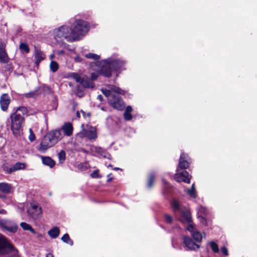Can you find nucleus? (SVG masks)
<instances>
[{
	"label": "nucleus",
	"mask_w": 257,
	"mask_h": 257,
	"mask_svg": "<svg viewBox=\"0 0 257 257\" xmlns=\"http://www.w3.org/2000/svg\"><path fill=\"white\" fill-rule=\"evenodd\" d=\"M50 68L53 72H55L58 70V64L56 62L52 61L50 64Z\"/></svg>",
	"instance_id": "31"
},
{
	"label": "nucleus",
	"mask_w": 257,
	"mask_h": 257,
	"mask_svg": "<svg viewBox=\"0 0 257 257\" xmlns=\"http://www.w3.org/2000/svg\"><path fill=\"white\" fill-rule=\"evenodd\" d=\"M72 33H76L77 41L84 37L89 30V25L87 22L82 20H76L73 23Z\"/></svg>",
	"instance_id": "7"
},
{
	"label": "nucleus",
	"mask_w": 257,
	"mask_h": 257,
	"mask_svg": "<svg viewBox=\"0 0 257 257\" xmlns=\"http://www.w3.org/2000/svg\"><path fill=\"white\" fill-rule=\"evenodd\" d=\"M165 218L166 222L171 223L172 222V218L168 214H165Z\"/></svg>",
	"instance_id": "39"
},
{
	"label": "nucleus",
	"mask_w": 257,
	"mask_h": 257,
	"mask_svg": "<svg viewBox=\"0 0 257 257\" xmlns=\"http://www.w3.org/2000/svg\"><path fill=\"white\" fill-rule=\"evenodd\" d=\"M155 176L153 174H150L149 178V181L148 186L149 188H151L153 186V182L154 181Z\"/></svg>",
	"instance_id": "35"
},
{
	"label": "nucleus",
	"mask_w": 257,
	"mask_h": 257,
	"mask_svg": "<svg viewBox=\"0 0 257 257\" xmlns=\"http://www.w3.org/2000/svg\"><path fill=\"white\" fill-rule=\"evenodd\" d=\"M75 59V61L77 62L81 61V58L79 57H76Z\"/></svg>",
	"instance_id": "49"
},
{
	"label": "nucleus",
	"mask_w": 257,
	"mask_h": 257,
	"mask_svg": "<svg viewBox=\"0 0 257 257\" xmlns=\"http://www.w3.org/2000/svg\"><path fill=\"white\" fill-rule=\"evenodd\" d=\"M91 176L92 177V178H98L99 177V176H98V171H94L93 173H92L91 174Z\"/></svg>",
	"instance_id": "40"
},
{
	"label": "nucleus",
	"mask_w": 257,
	"mask_h": 257,
	"mask_svg": "<svg viewBox=\"0 0 257 257\" xmlns=\"http://www.w3.org/2000/svg\"><path fill=\"white\" fill-rule=\"evenodd\" d=\"M61 130L63 131L65 135L69 137L72 135L73 128L70 122H67L62 126Z\"/></svg>",
	"instance_id": "18"
},
{
	"label": "nucleus",
	"mask_w": 257,
	"mask_h": 257,
	"mask_svg": "<svg viewBox=\"0 0 257 257\" xmlns=\"http://www.w3.org/2000/svg\"><path fill=\"white\" fill-rule=\"evenodd\" d=\"M124 64V61L118 59L106 60L100 69V74L103 76L109 77L111 76L112 69L114 71H118L123 67Z\"/></svg>",
	"instance_id": "6"
},
{
	"label": "nucleus",
	"mask_w": 257,
	"mask_h": 257,
	"mask_svg": "<svg viewBox=\"0 0 257 257\" xmlns=\"http://www.w3.org/2000/svg\"><path fill=\"white\" fill-rule=\"evenodd\" d=\"M200 221L203 224H206V221L204 217H200Z\"/></svg>",
	"instance_id": "47"
},
{
	"label": "nucleus",
	"mask_w": 257,
	"mask_h": 257,
	"mask_svg": "<svg viewBox=\"0 0 257 257\" xmlns=\"http://www.w3.org/2000/svg\"><path fill=\"white\" fill-rule=\"evenodd\" d=\"M123 115H124V117L125 119L126 120H130L132 118V115L130 112H127L125 111L124 112Z\"/></svg>",
	"instance_id": "38"
},
{
	"label": "nucleus",
	"mask_w": 257,
	"mask_h": 257,
	"mask_svg": "<svg viewBox=\"0 0 257 257\" xmlns=\"http://www.w3.org/2000/svg\"><path fill=\"white\" fill-rule=\"evenodd\" d=\"M191 178V175L186 171L176 173L174 176V179L176 181L178 182H184L188 184L190 183Z\"/></svg>",
	"instance_id": "12"
},
{
	"label": "nucleus",
	"mask_w": 257,
	"mask_h": 257,
	"mask_svg": "<svg viewBox=\"0 0 257 257\" xmlns=\"http://www.w3.org/2000/svg\"><path fill=\"white\" fill-rule=\"evenodd\" d=\"M34 95H35L34 93L32 92V93H27L26 94V97H33L34 96Z\"/></svg>",
	"instance_id": "46"
},
{
	"label": "nucleus",
	"mask_w": 257,
	"mask_h": 257,
	"mask_svg": "<svg viewBox=\"0 0 257 257\" xmlns=\"http://www.w3.org/2000/svg\"><path fill=\"white\" fill-rule=\"evenodd\" d=\"M61 240L70 245L73 244V241L70 238L69 235L67 233L65 234L62 237Z\"/></svg>",
	"instance_id": "28"
},
{
	"label": "nucleus",
	"mask_w": 257,
	"mask_h": 257,
	"mask_svg": "<svg viewBox=\"0 0 257 257\" xmlns=\"http://www.w3.org/2000/svg\"><path fill=\"white\" fill-rule=\"evenodd\" d=\"M108 167H112V166H111V165H109L108 166Z\"/></svg>",
	"instance_id": "59"
},
{
	"label": "nucleus",
	"mask_w": 257,
	"mask_h": 257,
	"mask_svg": "<svg viewBox=\"0 0 257 257\" xmlns=\"http://www.w3.org/2000/svg\"><path fill=\"white\" fill-rule=\"evenodd\" d=\"M27 212L34 219H37L41 217L42 214L41 207L36 203H31Z\"/></svg>",
	"instance_id": "10"
},
{
	"label": "nucleus",
	"mask_w": 257,
	"mask_h": 257,
	"mask_svg": "<svg viewBox=\"0 0 257 257\" xmlns=\"http://www.w3.org/2000/svg\"><path fill=\"white\" fill-rule=\"evenodd\" d=\"M98 77V75L95 73H92L91 74V79L92 80H96Z\"/></svg>",
	"instance_id": "42"
},
{
	"label": "nucleus",
	"mask_w": 257,
	"mask_h": 257,
	"mask_svg": "<svg viewBox=\"0 0 257 257\" xmlns=\"http://www.w3.org/2000/svg\"><path fill=\"white\" fill-rule=\"evenodd\" d=\"M171 206L174 212L177 215L178 212L180 213L179 220L183 223H187V229L190 232L194 230V226L192 223V218L190 212L187 209H183L179 203L176 200H173L171 202Z\"/></svg>",
	"instance_id": "5"
},
{
	"label": "nucleus",
	"mask_w": 257,
	"mask_h": 257,
	"mask_svg": "<svg viewBox=\"0 0 257 257\" xmlns=\"http://www.w3.org/2000/svg\"><path fill=\"white\" fill-rule=\"evenodd\" d=\"M25 167V164L21 162L16 163L12 166L13 172L20 170H23Z\"/></svg>",
	"instance_id": "25"
},
{
	"label": "nucleus",
	"mask_w": 257,
	"mask_h": 257,
	"mask_svg": "<svg viewBox=\"0 0 257 257\" xmlns=\"http://www.w3.org/2000/svg\"><path fill=\"white\" fill-rule=\"evenodd\" d=\"M54 57H55L54 54H51L50 56V58L51 60H53V59H54Z\"/></svg>",
	"instance_id": "51"
},
{
	"label": "nucleus",
	"mask_w": 257,
	"mask_h": 257,
	"mask_svg": "<svg viewBox=\"0 0 257 257\" xmlns=\"http://www.w3.org/2000/svg\"><path fill=\"white\" fill-rule=\"evenodd\" d=\"M191 233L192 234V237L195 240V241L197 242H200L201 241L202 236L200 232L195 230V227L193 231Z\"/></svg>",
	"instance_id": "24"
},
{
	"label": "nucleus",
	"mask_w": 257,
	"mask_h": 257,
	"mask_svg": "<svg viewBox=\"0 0 257 257\" xmlns=\"http://www.w3.org/2000/svg\"><path fill=\"white\" fill-rule=\"evenodd\" d=\"M80 84L85 88H92L94 86L92 81L87 77H82Z\"/></svg>",
	"instance_id": "21"
},
{
	"label": "nucleus",
	"mask_w": 257,
	"mask_h": 257,
	"mask_svg": "<svg viewBox=\"0 0 257 257\" xmlns=\"http://www.w3.org/2000/svg\"><path fill=\"white\" fill-rule=\"evenodd\" d=\"M56 54L60 56H63L65 54V51L64 50H58L56 51Z\"/></svg>",
	"instance_id": "43"
},
{
	"label": "nucleus",
	"mask_w": 257,
	"mask_h": 257,
	"mask_svg": "<svg viewBox=\"0 0 257 257\" xmlns=\"http://www.w3.org/2000/svg\"><path fill=\"white\" fill-rule=\"evenodd\" d=\"M163 181L165 184H166V185L167 184V182L166 181H165L164 179L163 180Z\"/></svg>",
	"instance_id": "57"
},
{
	"label": "nucleus",
	"mask_w": 257,
	"mask_h": 257,
	"mask_svg": "<svg viewBox=\"0 0 257 257\" xmlns=\"http://www.w3.org/2000/svg\"><path fill=\"white\" fill-rule=\"evenodd\" d=\"M119 168H115L114 169V170H119Z\"/></svg>",
	"instance_id": "58"
},
{
	"label": "nucleus",
	"mask_w": 257,
	"mask_h": 257,
	"mask_svg": "<svg viewBox=\"0 0 257 257\" xmlns=\"http://www.w3.org/2000/svg\"><path fill=\"white\" fill-rule=\"evenodd\" d=\"M58 157L59 159V162L60 164H62L64 163V161L66 159V153L64 150H61L58 154Z\"/></svg>",
	"instance_id": "27"
},
{
	"label": "nucleus",
	"mask_w": 257,
	"mask_h": 257,
	"mask_svg": "<svg viewBox=\"0 0 257 257\" xmlns=\"http://www.w3.org/2000/svg\"><path fill=\"white\" fill-rule=\"evenodd\" d=\"M10 257H20L18 251L17 252H14Z\"/></svg>",
	"instance_id": "44"
},
{
	"label": "nucleus",
	"mask_w": 257,
	"mask_h": 257,
	"mask_svg": "<svg viewBox=\"0 0 257 257\" xmlns=\"http://www.w3.org/2000/svg\"><path fill=\"white\" fill-rule=\"evenodd\" d=\"M18 250L4 235L0 234V254H13Z\"/></svg>",
	"instance_id": "8"
},
{
	"label": "nucleus",
	"mask_w": 257,
	"mask_h": 257,
	"mask_svg": "<svg viewBox=\"0 0 257 257\" xmlns=\"http://www.w3.org/2000/svg\"><path fill=\"white\" fill-rule=\"evenodd\" d=\"M10 184L6 183H0V191L4 193H9L11 190Z\"/></svg>",
	"instance_id": "22"
},
{
	"label": "nucleus",
	"mask_w": 257,
	"mask_h": 257,
	"mask_svg": "<svg viewBox=\"0 0 257 257\" xmlns=\"http://www.w3.org/2000/svg\"><path fill=\"white\" fill-rule=\"evenodd\" d=\"M69 47H70V46L68 45V46L67 47V48H65L69 51H73V49H71V48H70Z\"/></svg>",
	"instance_id": "53"
},
{
	"label": "nucleus",
	"mask_w": 257,
	"mask_h": 257,
	"mask_svg": "<svg viewBox=\"0 0 257 257\" xmlns=\"http://www.w3.org/2000/svg\"><path fill=\"white\" fill-rule=\"evenodd\" d=\"M7 42L3 41L0 39V62L7 63L9 61V57L6 51V46Z\"/></svg>",
	"instance_id": "13"
},
{
	"label": "nucleus",
	"mask_w": 257,
	"mask_h": 257,
	"mask_svg": "<svg viewBox=\"0 0 257 257\" xmlns=\"http://www.w3.org/2000/svg\"><path fill=\"white\" fill-rule=\"evenodd\" d=\"M29 133L30 135L29 136V139L31 142H33L35 140L36 137L35 134L33 132L32 128L29 129Z\"/></svg>",
	"instance_id": "36"
},
{
	"label": "nucleus",
	"mask_w": 257,
	"mask_h": 257,
	"mask_svg": "<svg viewBox=\"0 0 257 257\" xmlns=\"http://www.w3.org/2000/svg\"><path fill=\"white\" fill-rule=\"evenodd\" d=\"M109 89H102L103 94L107 98L108 103L114 108L122 110L124 108V104L120 97L116 93L119 94H124L125 91L119 87L113 85H108Z\"/></svg>",
	"instance_id": "2"
},
{
	"label": "nucleus",
	"mask_w": 257,
	"mask_h": 257,
	"mask_svg": "<svg viewBox=\"0 0 257 257\" xmlns=\"http://www.w3.org/2000/svg\"><path fill=\"white\" fill-rule=\"evenodd\" d=\"M210 247H211L212 251L214 253H217L219 251V248H218V245L215 242L211 241L210 242Z\"/></svg>",
	"instance_id": "33"
},
{
	"label": "nucleus",
	"mask_w": 257,
	"mask_h": 257,
	"mask_svg": "<svg viewBox=\"0 0 257 257\" xmlns=\"http://www.w3.org/2000/svg\"><path fill=\"white\" fill-rule=\"evenodd\" d=\"M62 138L63 135L60 130L50 131L44 137L38 149L41 152L45 151L56 145Z\"/></svg>",
	"instance_id": "4"
},
{
	"label": "nucleus",
	"mask_w": 257,
	"mask_h": 257,
	"mask_svg": "<svg viewBox=\"0 0 257 257\" xmlns=\"http://www.w3.org/2000/svg\"><path fill=\"white\" fill-rule=\"evenodd\" d=\"M6 213V211L4 209H1L0 210V214H5Z\"/></svg>",
	"instance_id": "50"
},
{
	"label": "nucleus",
	"mask_w": 257,
	"mask_h": 257,
	"mask_svg": "<svg viewBox=\"0 0 257 257\" xmlns=\"http://www.w3.org/2000/svg\"><path fill=\"white\" fill-rule=\"evenodd\" d=\"M186 155L182 153L180 157L179 167L181 169H186L188 168L190 163L186 160Z\"/></svg>",
	"instance_id": "17"
},
{
	"label": "nucleus",
	"mask_w": 257,
	"mask_h": 257,
	"mask_svg": "<svg viewBox=\"0 0 257 257\" xmlns=\"http://www.w3.org/2000/svg\"><path fill=\"white\" fill-rule=\"evenodd\" d=\"M90 150L92 152H95L104 158H107L108 159H110L111 158V155L107 153L105 150L99 147L92 146L90 147Z\"/></svg>",
	"instance_id": "16"
},
{
	"label": "nucleus",
	"mask_w": 257,
	"mask_h": 257,
	"mask_svg": "<svg viewBox=\"0 0 257 257\" xmlns=\"http://www.w3.org/2000/svg\"><path fill=\"white\" fill-rule=\"evenodd\" d=\"M187 193L192 198H196V192H195V189H187L186 190Z\"/></svg>",
	"instance_id": "34"
},
{
	"label": "nucleus",
	"mask_w": 257,
	"mask_h": 257,
	"mask_svg": "<svg viewBox=\"0 0 257 257\" xmlns=\"http://www.w3.org/2000/svg\"><path fill=\"white\" fill-rule=\"evenodd\" d=\"M50 34L56 43L64 48H67L68 46V44L64 42V40L70 43L77 41L76 33H72V27L67 24L53 29L50 32Z\"/></svg>",
	"instance_id": "1"
},
{
	"label": "nucleus",
	"mask_w": 257,
	"mask_h": 257,
	"mask_svg": "<svg viewBox=\"0 0 257 257\" xmlns=\"http://www.w3.org/2000/svg\"><path fill=\"white\" fill-rule=\"evenodd\" d=\"M3 170L8 174L13 173L12 167H9L7 163H4L2 166Z\"/></svg>",
	"instance_id": "32"
},
{
	"label": "nucleus",
	"mask_w": 257,
	"mask_h": 257,
	"mask_svg": "<svg viewBox=\"0 0 257 257\" xmlns=\"http://www.w3.org/2000/svg\"><path fill=\"white\" fill-rule=\"evenodd\" d=\"M10 103V98L9 95L6 93L3 94L0 98V105L3 111L7 110Z\"/></svg>",
	"instance_id": "15"
},
{
	"label": "nucleus",
	"mask_w": 257,
	"mask_h": 257,
	"mask_svg": "<svg viewBox=\"0 0 257 257\" xmlns=\"http://www.w3.org/2000/svg\"><path fill=\"white\" fill-rule=\"evenodd\" d=\"M77 137L81 138H87L89 140H95L97 138L96 130L94 127L83 129L77 134Z\"/></svg>",
	"instance_id": "9"
},
{
	"label": "nucleus",
	"mask_w": 257,
	"mask_h": 257,
	"mask_svg": "<svg viewBox=\"0 0 257 257\" xmlns=\"http://www.w3.org/2000/svg\"><path fill=\"white\" fill-rule=\"evenodd\" d=\"M19 49L22 52L28 53L30 52L28 45L25 43H21L19 46Z\"/></svg>",
	"instance_id": "29"
},
{
	"label": "nucleus",
	"mask_w": 257,
	"mask_h": 257,
	"mask_svg": "<svg viewBox=\"0 0 257 257\" xmlns=\"http://www.w3.org/2000/svg\"><path fill=\"white\" fill-rule=\"evenodd\" d=\"M112 180V178H108V180H107V181L108 182H110V181Z\"/></svg>",
	"instance_id": "56"
},
{
	"label": "nucleus",
	"mask_w": 257,
	"mask_h": 257,
	"mask_svg": "<svg viewBox=\"0 0 257 257\" xmlns=\"http://www.w3.org/2000/svg\"><path fill=\"white\" fill-rule=\"evenodd\" d=\"M183 242L188 249L190 250H196L200 247L198 244L195 243L190 237L188 236H184L183 238Z\"/></svg>",
	"instance_id": "14"
},
{
	"label": "nucleus",
	"mask_w": 257,
	"mask_h": 257,
	"mask_svg": "<svg viewBox=\"0 0 257 257\" xmlns=\"http://www.w3.org/2000/svg\"><path fill=\"white\" fill-rule=\"evenodd\" d=\"M35 58L36 59V63L38 65L39 63L44 59L45 55L40 50L36 49Z\"/></svg>",
	"instance_id": "19"
},
{
	"label": "nucleus",
	"mask_w": 257,
	"mask_h": 257,
	"mask_svg": "<svg viewBox=\"0 0 257 257\" xmlns=\"http://www.w3.org/2000/svg\"><path fill=\"white\" fill-rule=\"evenodd\" d=\"M191 189H195V186H194V184H193L192 185V187H191Z\"/></svg>",
	"instance_id": "55"
},
{
	"label": "nucleus",
	"mask_w": 257,
	"mask_h": 257,
	"mask_svg": "<svg viewBox=\"0 0 257 257\" xmlns=\"http://www.w3.org/2000/svg\"><path fill=\"white\" fill-rule=\"evenodd\" d=\"M0 225L8 231L13 233L16 232L18 229L17 225L9 220H1Z\"/></svg>",
	"instance_id": "11"
},
{
	"label": "nucleus",
	"mask_w": 257,
	"mask_h": 257,
	"mask_svg": "<svg viewBox=\"0 0 257 257\" xmlns=\"http://www.w3.org/2000/svg\"><path fill=\"white\" fill-rule=\"evenodd\" d=\"M97 98L98 99H99L100 101H101L102 100V95H98L97 96Z\"/></svg>",
	"instance_id": "48"
},
{
	"label": "nucleus",
	"mask_w": 257,
	"mask_h": 257,
	"mask_svg": "<svg viewBox=\"0 0 257 257\" xmlns=\"http://www.w3.org/2000/svg\"><path fill=\"white\" fill-rule=\"evenodd\" d=\"M85 57L88 59H92L94 60H98L100 58V56L96 54L89 53L85 55Z\"/></svg>",
	"instance_id": "30"
},
{
	"label": "nucleus",
	"mask_w": 257,
	"mask_h": 257,
	"mask_svg": "<svg viewBox=\"0 0 257 257\" xmlns=\"http://www.w3.org/2000/svg\"><path fill=\"white\" fill-rule=\"evenodd\" d=\"M132 108L131 106H128L126 107V109H125V112H130L132 111Z\"/></svg>",
	"instance_id": "45"
},
{
	"label": "nucleus",
	"mask_w": 257,
	"mask_h": 257,
	"mask_svg": "<svg viewBox=\"0 0 257 257\" xmlns=\"http://www.w3.org/2000/svg\"><path fill=\"white\" fill-rule=\"evenodd\" d=\"M73 77L77 82H79L80 83H81L82 77H80L79 75L74 74Z\"/></svg>",
	"instance_id": "37"
},
{
	"label": "nucleus",
	"mask_w": 257,
	"mask_h": 257,
	"mask_svg": "<svg viewBox=\"0 0 257 257\" xmlns=\"http://www.w3.org/2000/svg\"><path fill=\"white\" fill-rule=\"evenodd\" d=\"M20 225L23 228V229L25 230H30L31 232L33 233H35V231L34 230V229L29 224L23 222L21 223Z\"/></svg>",
	"instance_id": "26"
},
{
	"label": "nucleus",
	"mask_w": 257,
	"mask_h": 257,
	"mask_svg": "<svg viewBox=\"0 0 257 257\" xmlns=\"http://www.w3.org/2000/svg\"><path fill=\"white\" fill-rule=\"evenodd\" d=\"M27 113L28 110L25 107L20 106L11 115V128L13 134L16 137L20 136L22 132V125Z\"/></svg>",
	"instance_id": "3"
},
{
	"label": "nucleus",
	"mask_w": 257,
	"mask_h": 257,
	"mask_svg": "<svg viewBox=\"0 0 257 257\" xmlns=\"http://www.w3.org/2000/svg\"><path fill=\"white\" fill-rule=\"evenodd\" d=\"M46 257H54V255H53V254H52V253H48V254L46 255Z\"/></svg>",
	"instance_id": "52"
},
{
	"label": "nucleus",
	"mask_w": 257,
	"mask_h": 257,
	"mask_svg": "<svg viewBox=\"0 0 257 257\" xmlns=\"http://www.w3.org/2000/svg\"><path fill=\"white\" fill-rule=\"evenodd\" d=\"M59 233L60 230L57 227H54L48 231V234L53 238L57 237Z\"/></svg>",
	"instance_id": "23"
},
{
	"label": "nucleus",
	"mask_w": 257,
	"mask_h": 257,
	"mask_svg": "<svg viewBox=\"0 0 257 257\" xmlns=\"http://www.w3.org/2000/svg\"><path fill=\"white\" fill-rule=\"evenodd\" d=\"M221 250L222 252L224 255H228V250H227L226 247H225L224 246L221 247Z\"/></svg>",
	"instance_id": "41"
},
{
	"label": "nucleus",
	"mask_w": 257,
	"mask_h": 257,
	"mask_svg": "<svg viewBox=\"0 0 257 257\" xmlns=\"http://www.w3.org/2000/svg\"><path fill=\"white\" fill-rule=\"evenodd\" d=\"M42 161L44 165L50 168H53L55 165V161L49 157H42Z\"/></svg>",
	"instance_id": "20"
},
{
	"label": "nucleus",
	"mask_w": 257,
	"mask_h": 257,
	"mask_svg": "<svg viewBox=\"0 0 257 257\" xmlns=\"http://www.w3.org/2000/svg\"><path fill=\"white\" fill-rule=\"evenodd\" d=\"M76 114L78 117H80V113L78 111L77 112Z\"/></svg>",
	"instance_id": "54"
}]
</instances>
